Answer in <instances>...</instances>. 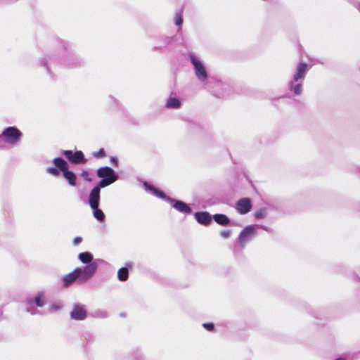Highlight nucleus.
Wrapping results in <instances>:
<instances>
[{"instance_id":"obj_1","label":"nucleus","mask_w":360,"mask_h":360,"mask_svg":"<svg viewBox=\"0 0 360 360\" xmlns=\"http://www.w3.org/2000/svg\"><path fill=\"white\" fill-rule=\"evenodd\" d=\"M53 163L56 167L47 168L46 171L49 174L58 176L60 172H62L63 176L71 186L77 185V176L73 172L68 169V164L65 160L61 158H56L53 160Z\"/></svg>"},{"instance_id":"obj_2","label":"nucleus","mask_w":360,"mask_h":360,"mask_svg":"<svg viewBox=\"0 0 360 360\" xmlns=\"http://www.w3.org/2000/svg\"><path fill=\"white\" fill-rule=\"evenodd\" d=\"M97 176L102 179L99 181L98 185L102 188L106 187L117 179V176L114 170L109 167H102L97 169Z\"/></svg>"},{"instance_id":"obj_3","label":"nucleus","mask_w":360,"mask_h":360,"mask_svg":"<svg viewBox=\"0 0 360 360\" xmlns=\"http://www.w3.org/2000/svg\"><path fill=\"white\" fill-rule=\"evenodd\" d=\"M22 136V133L15 127H9L4 130L1 137L8 143L16 144Z\"/></svg>"},{"instance_id":"obj_4","label":"nucleus","mask_w":360,"mask_h":360,"mask_svg":"<svg viewBox=\"0 0 360 360\" xmlns=\"http://www.w3.org/2000/svg\"><path fill=\"white\" fill-rule=\"evenodd\" d=\"M63 155L65 156L68 160L72 164H85L86 162V159L84 158V155L81 150L73 151L71 150H63L61 152Z\"/></svg>"},{"instance_id":"obj_5","label":"nucleus","mask_w":360,"mask_h":360,"mask_svg":"<svg viewBox=\"0 0 360 360\" xmlns=\"http://www.w3.org/2000/svg\"><path fill=\"white\" fill-rule=\"evenodd\" d=\"M256 230L253 226H248L243 229L238 237V242L242 248H244L248 242L256 235Z\"/></svg>"},{"instance_id":"obj_6","label":"nucleus","mask_w":360,"mask_h":360,"mask_svg":"<svg viewBox=\"0 0 360 360\" xmlns=\"http://www.w3.org/2000/svg\"><path fill=\"white\" fill-rule=\"evenodd\" d=\"M252 202L250 198H244L240 199L236 205V210L240 214H245L252 209Z\"/></svg>"},{"instance_id":"obj_7","label":"nucleus","mask_w":360,"mask_h":360,"mask_svg":"<svg viewBox=\"0 0 360 360\" xmlns=\"http://www.w3.org/2000/svg\"><path fill=\"white\" fill-rule=\"evenodd\" d=\"M96 269L97 264L95 262L89 264L84 269H81L79 282L82 283L89 280L95 273Z\"/></svg>"},{"instance_id":"obj_8","label":"nucleus","mask_w":360,"mask_h":360,"mask_svg":"<svg viewBox=\"0 0 360 360\" xmlns=\"http://www.w3.org/2000/svg\"><path fill=\"white\" fill-rule=\"evenodd\" d=\"M80 273H81V269L80 268H76L72 272H70L68 274L64 276L63 278V286L65 288L69 287L77 279H78V281H79Z\"/></svg>"},{"instance_id":"obj_9","label":"nucleus","mask_w":360,"mask_h":360,"mask_svg":"<svg viewBox=\"0 0 360 360\" xmlns=\"http://www.w3.org/2000/svg\"><path fill=\"white\" fill-rule=\"evenodd\" d=\"M191 61L195 68V75L200 79L207 77V72L202 63L194 56H191Z\"/></svg>"},{"instance_id":"obj_10","label":"nucleus","mask_w":360,"mask_h":360,"mask_svg":"<svg viewBox=\"0 0 360 360\" xmlns=\"http://www.w3.org/2000/svg\"><path fill=\"white\" fill-rule=\"evenodd\" d=\"M101 188L102 187L98 185L95 186L90 193L89 203L91 208H97V207H98Z\"/></svg>"},{"instance_id":"obj_11","label":"nucleus","mask_w":360,"mask_h":360,"mask_svg":"<svg viewBox=\"0 0 360 360\" xmlns=\"http://www.w3.org/2000/svg\"><path fill=\"white\" fill-rule=\"evenodd\" d=\"M87 316L84 307L82 304H76L74 306L72 311L70 312V316L75 320H84Z\"/></svg>"},{"instance_id":"obj_12","label":"nucleus","mask_w":360,"mask_h":360,"mask_svg":"<svg viewBox=\"0 0 360 360\" xmlns=\"http://www.w3.org/2000/svg\"><path fill=\"white\" fill-rule=\"evenodd\" d=\"M195 217L199 224L204 226L209 225L212 221L210 214L207 212H196L195 214Z\"/></svg>"},{"instance_id":"obj_13","label":"nucleus","mask_w":360,"mask_h":360,"mask_svg":"<svg viewBox=\"0 0 360 360\" xmlns=\"http://www.w3.org/2000/svg\"><path fill=\"white\" fill-rule=\"evenodd\" d=\"M172 201L174 202L173 207L175 208L179 212H184L186 214H189L192 212L191 208L186 202L181 200H172Z\"/></svg>"},{"instance_id":"obj_14","label":"nucleus","mask_w":360,"mask_h":360,"mask_svg":"<svg viewBox=\"0 0 360 360\" xmlns=\"http://www.w3.org/2000/svg\"><path fill=\"white\" fill-rule=\"evenodd\" d=\"M214 220L219 225L227 226L230 224L229 217L223 214H216L213 216Z\"/></svg>"},{"instance_id":"obj_15","label":"nucleus","mask_w":360,"mask_h":360,"mask_svg":"<svg viewBox=\"0 0 360 360\" xmlns=\"http://www.w3.org/2000/svg\"><path fill=\"white\" fill-rule=\"evenodd\" d=\"M144 186L147 189L152 191L158 197L162 198V199L166 198V195L165 194V193L163 191L156 188L155 187H154L152 185L148 184V183H145Z\"/></svg>"},{"instance_id":"obj_16","label":"nucleus","mask_w":360,"mask_h":360,"mask_svg":"<svg viewBox=\"0 0 360 360\" xmlns=\"http://www.w3.org/2000/svg\"><path fill=\"white\" fill-rule=\"evenodd\" d=\"M80 261L85 264H91L93 259L92 255L89 252H82L78 256Z\"/></svg>"},{"instance_id":"obj_17","label":"nucleus","mask_w":360,"mask_h":360,"mask_svg":"<svg viewBox=\"0 0 360 360\" xmlns=\"http://www.w3.org/2000/svg\"><path fill=\"white\" fill-rule=\"evenodd\" d=\"M166 105L169 108H179L181 106V102L178 98L170 97L168 98Z\"/></svg>"},{"instance_id":"obj_18","label":"nucleus","mask_w":360,"mask_h":360,"mask_svg":"<svg viewBox=\"0 0 360 360\" xmlns=\"http://www.w3.org/2000/svg\"><path fill=\"white\" fill-rule=\"evenodd\" d=\"M129 276V271L127 267H122L117 271V278L120 281H125L127 280Z\"/></svg>"},{"instance_id":"obj_19","label":"nucleus","mask_w":360,"mask_h":360,"mask_svg":"<svg viewBox=\"0 0 360 360\" xmlns=\"http://www.w3.org/2000/svg\"><path fill=\"white\" fill-rule=\"evenodd\" d=\"M34 302L37 307H43L45 304L44 293L40 292L34 297Z\"/></svg>"},{"instance_id":"obj_20","label":"nucleus","mask_w":360,"mask_h":360,"mask_svg":"<svg viewBox=\"0 0 360 360\" xmlns=\"http://www.w3.org/2000/svg\"><path fill=\"white\" fill-rule=\"evenodd\" d=\"M94 210V216L95 218H96L98 221H103L105 219V214L103 212V211L100 209H98V207L97 208H91Z\"/></svg>"},{"instance_id":"obj_21","label":"nucleus","mask_w":360,"mask_h":360,"mask_svg":"<svg viewBox=\"0 0 360 360\" xmlns=\"http://www.w3.org/2000/svg\"><path fill=\"white\" fill-rule=\"evenodd\" d=\"M306 70H307V65L306 64H300L298 66L297 73L295 76V79L296 80H297L299 78H301L304 75V72H306Z\"/></svg>"},{"instance_id":"obj_22","label":"nucleus","mask_w":360,"mask_h":360,"mask_svg":"<svg viewBox=\"0 0 360 360\" xmlns=\"http://www.w3.org/2000/svg\"><path fill=\"white\" fill-rule=\"evenodd\" d=\"M266 215V209L261 208L257 210L255 213V217L256 219H263Z\"/></svg>"},{"instance_id":"obj_23","label":"nucleus","mask_w":360,"mask_h":360,"mask_svg":"<svg viewBox=\"0 0 360 360\" xmlns=\"http://www.w3.org/2000/svg\"><path fill=\"white\" fill-rule=\"evenodd\" d=\"M202 326L206 330L209 331H213L214 329V326L212 323H203Z\"/></svg>"},{"instance_id":"obj_24","label":"nucleus","mask_w":360,"mask_h":360,"mask_svg":"<svg viewBox=\"0 0 360 360\" xmlns=\"http://www.w3.org/2000/svg\"><path fill=\"white\" fill-rule=\"evenodd\" d=\"M94 156L98 158H104L105 153L103 148H101L98 152L94 153Z\"/></svg>"},{"instance_id":"obj_25","label":"nucleus","mask_w":360,"mask_h":360,"mask_svg":"<svg viewBox=\"0 0 360 360\" xmlns=\"http://www.w3.org/2000/svg\"><path fill=\"white\" fill-rule=\"evenodd\" d=\"M183 20L181 15L180 14H177L175 17V23L176 25H181L182 24Z\"/></svg>"},{"instance_id":"obj_26","label":"nucleus","mask_w":360,"mask_h":360,"mask_svg":"<svg viewBox=\"0 0 360 360\" xmlns=\"http://www.w3.org/2000/svg\"><path fill=\"white\" fill-rule=\"evenodd\" d=\"M230 234H231V231L227 230V231H222L221 232V236L224 238H227L230 236Z\"/></svg>"},{"instance_id":"obj_27","label":"nucleus","mask_w":360,"mask_h":360,"mask_svg":"<svg viewBox=\"0 0 360 360\" xmlns=\"http://www.w3.org/2000/svg\"><path fill=\"white\" fill-rule=\"evenodd\" d=\"M81 175H82V176L85 178L87 181H91V179L88 178L89 172L87 171H82V173H81Z\"/></svg>"},{"instance_id":"obj_28","label":"nucleus","mask_w":360,"mask_h":360,"mask_svg":"<svg viewBox=\"0 0 360 360\" xmlns=\"http://www.w3.org/2000/svg\"><path fill=\"white\" fill-rule=\"evenodd\" d=\"M82 240V238L81 237H76L73 240L74 245H77L79 244Z\"/></svg>"},{"instance_id":"obj_29","label":"nucleus","mask_w":360,"mask_h":360,"mask_svg":"<svg viewBox=\"0 0 360 360\" xmlns=\"http://www.w3.org/2000/svg\"><path fill=\"white\" fill-rule=\"evenodd\" d=\"M111 162H112V164L115 165V166H117V159L115 157H112L111 158Z\"/></svg>"},{"instance_id":"obj_30","label":"nucleus","mask_w":360,"mask_h":360,"mask_svg":"<svg viewBox=\"0 0 360 360\" xmlns=\"http://www.w3.org/2000/svg\"><path fill=\"white\" fill-rule=\"evenodd\" d=\"M27 302H28V304H31L33 302L32 299H31V298H30V299H28V300H27Z\"/></svg>"},{"instance_id":"obj_31","label":"nucleus","mask_w":360,"mask_h":360,"mask_svg":"<svg viewBox=\"0 0 360 360\" xmlns=\"http://www.w3.org/2000/svg\"><path fill=\"white\" fill-rule=\"evenodd\" d=\"M335 360H346V359L345 358H338V359H337Z\"/></svg>"}]
</instances>
